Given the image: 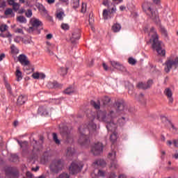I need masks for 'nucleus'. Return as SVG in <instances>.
Segmentation results:
<instances>
[{"mask_svg": "<svg viewBox=\"0 0 178 178\" xmlns=\"http://www.w3.org/2000/svg\"><path fill=\"white\" fill-rule=\"evenodd\" d=\"M165 95L168 98L169 102L170 104H173V92H172V89L170 88H167L164 90Z\"/></svg>", "mask_w": 178, "mask_h": 178, "instance_id": "nucleus-18", "label": "nucleus"}, {"mask_svg": "<svg viewBox=\"0 0 178 178\" xmlns=\"http://www.w3.org/2000/svg\"><path fill=\"white\" fill-rule=\"evenodd\" d=\"M161 31L164 37H168V31L164 27H161Z\"/></svg>", "mask_w": 178, "mask_h": 178, "instance_id": "nucleus-53", "label": "nucleus"}, {"mask_svg": "<svg viewBox=\"0 0 178 178\" xmlns=\"http://www.w3.org/2000/svg\"><path fill=\"white\" fill-rule=\"evenodd\" d=\"M6 30H8V25L1 24L0 26V31H1V33H3V31H6Z\"/></svg>", "mask_w": 178, "mask_h": 178, "instance_id": "nucleus-51", "label": "nucleus"}, {"mask_svg": "<svg viewBox=\"0 0 178 178\" xmlns=\"http://www.w3.org/2000/svg\"><path fill=\"white\" fill-rule=\"evenodd\" d=\"M17 22H19V23H27V19L24 16H19L17 17Z\"/></svg>", "mask_w": 178, "mask_h": 178, "instance_id": "nucleus-37", "label": "nucleus"}, {"mask_svg": "<svg viewBox=\"0 0 178 178\" xmlns=\"http://www.w3.org/2000/svg\"><path fill=\"white\" fill-rule=\"evenodd\" d=\"M117 70H120V72H123L124 73H127V69L122 64L120 65L118 68H117Z\"/></svg>", "mask_w": 178, "mask_h": 178, "instance_id": "nucleus-42", "label": "nucleus"}, {"mask_svg": "<svg viewBox=\"0 0 178 178\" xmlns=\"http://www.w3.org/2000/svg\"><path fill=\"white\" fill-rule=\"evenodd\" d=\"M61 29L63 30H69V29H70L69 24H61Z\"/></svg>", "mask_w": 178, "mask_h": 178, "instance_id": "nucleus-56", "label": "nucleus"}, {"mask_svg": "<svg viewBox=\"0 0 178 178\" xmlns=\"http://www.w3.org/2000/svg\"><path fill=\"white\" fill-rule=\"evenodd\" d=\"M69 65H70V63L67 62L65 67H61L60 68L59 73L60 76H66V74H67V70H69Z\"/></svg>", "mask_w": 178, "mask_h": 178, "instance_id": "nucleus-20", "label": "nucleus"}, {"mask_svg": "<svg viewBox=\"0 0 178 178\" xmlns=\"http://www.w3.org/2000/svg\"><path fill=\"white\" fill-rule=\"evenodd\" d=\"M90 104L92 105V106H93V108H95V109H99L101 108V104L99 103V102L97 103L95 102V101L92 100L90 102Z\"/></svg>", "mask_w": 178, "mask_h": 178, "instance_id": "nucleus-33", "label": "nucleus"}, {"mask_svg": "<svg viewBox=\"0 0 178 178\" xmlns=\"http://www.w3.org/2000/svg\"><path fill=\"white\" fill-rule=\"evenodd\" d=\"M111 101H112V99L108 96H104L102 98V102L104 106H108L111 104Z\"/></svg>", "mask_w": 178, "mask_h": 178, "instance_id": "nucleus-24", "label": "nucleus"}, {"mask_svg": "<svg viewBox=\"0 0 178 178\" xmlns=\"http://www.w3.org/2000/svg\"><path fill=\"white\" fill-rule=\"evenodd\" d=\"M17 142L21 148H23V147H27V145L29 144V143H27V141H26V140L24 142H22L19 140H17Z\"/></svg>", "mask_w": 178, "mask_h": 178, "instance_id": "nucleus-43", "label": "nucleus"}, {"mask_svg": "<svg viewBox=\"0 0 178 178\" xmlns=\"http://www.w3.org/2000/svg\"><path fill=\"white\" fill-rule=\"evenodd\" d=\"M94 163L97 166L102 167H104L106 165V163L103 159L97 160Z\"/></svg>", "mask_w": 178, "mask_h": 178, "instance_id": "nucleus-31", "label": "nucleus"}, {"mask_svg": "<svg viewBox=\"0 0 178 178\" xmlns=\"http://www.w3.org/2000/svg\"><path fill=\"white\" fill-rule=\"evenodd\" d=\"M72 92H74V90L72 87L67 88L64 90V93L67 94L68 95L72 94Z\"/></svg>", "mask_w": 178, "mask_h": 178, "instance_id": "nucleus-45", "label": "nucleus"}, {"mask_svg": "<svg viewBox=\"0 0 178 178\" xmlns=\"http://www.w3.org/2000/svg\"><path fill=\"white\" fill-rule=\"evenodd\" d=\"M118 123L120 124V126H123L124 124V123H126V118L124 117H122L120 118H119L117 120Z\"/></svg>", "mask_w": 178, "mask_h": 178, "instance_id": "nucleus-44", "label": "nucleus"}, {"mask_svg": "<svg viewBox=\"0 0 178 178\" xmlns=\"http://www.w3.org/2000/svg\"><path fill=\"white\" fill-rule=\"evenodd\" d=\"M7 2L10 6H13L16 2H15V0H7Z\"/></svg>", "mask_w": 178, "mask_h": 178, "instance_id": "nucleus-60", "label": "nucleus"}, {"mask_svg": "<svg viewBox=\"0 0 178 178\" xmlns=\"http://www.w3.org/2000/svg\"><path fill=\"white\" fill-rule=\"evenodd\" d=\"M108 156L111 159V168L119 169V164L118 163V161H116V152L113 150L108 154Z\"/></svg>", "mask_w": 178, "mask_h": 178, "instance_id": "nucleus-13", "label": "nucleus"}, {"mask_svg": "<svg viewBox=\"0 0 178 178\" xmlns=\"http://www.w3.org/2000/svg\"><path fill=\"white\" fill-rule=\"evenodd\" d=\"M116 177V174L115 172H111L109 175V178H115Z\"/></svg>", "mask_w": 178, "mask_h": 178, "instance_id": "nucleus-64", "label": "nucleus"}, {"mask_svg": "<svg viewBox=\"0 0 178 178\" xmlns=\"http://www.w3.org/2000/svg\"><path fill=\"white\" fill-rule=\"evenodd\" d=\"M79 131L81 136L79 137L78 143L83 147H87L90 145V137H88V136L86 135V134L83 132V131L81 130V127L79 128Z\"/></svg>", "mask_w": 178, "mask_h": 178, "instance_id": "nucleus-10", "label": "nucleus"}, {"mask_svg": "<svg viewBox=\"0 0 178 178\" xmlns=\"http://www.w3.org/2000/svg\"><path fill=\"white\" fill-rule=\"evenodd\" d=\"M163 42L159 40V37L158 35H154L152 38V47L154 51H156L160 56L165 58L166 56V51L163 49Z\"/></svg>", "mask_w": 178, "mask_h": 178, "instance_id": "nucleus-1", "label": "nucleus"}, {"mask_svg": "<svg viewBox=\"0 0 178 178\" xmlns=\"http://www.w3.org/2000/svg\"><path fill=\"white\" fill-rule=\"evenodd\" d=\"M18 60L22 66H29V65H30V60L27 58L26 55L20 54L18 56Z\"/></svg>", "mask_w": 178, "mask_h": 178, "instance_id": "nucleus-15", "label": "nucleus"}, {"mask_svg": "<svg viewBox=\"0 0 178 178\" xmlns=\"http://www.w3.org/2000/svg\"><path fill=\"white\" fill-rule=\"evenodd\" d=\"M53 140L58 145L60 144V140L58 139V134L56 133H53Z\"/></svg>", "mask_w": 178, "mask_h": 178, "instance_id": "nucleus-40", "label": "nucleus"}, {"mask_svg": "<svg viewBox=\"0 0 178 178\" xmlns=\"http://www.w3.org/2000/svg\"><path fill=\"white\" fill-rule=\"evenodd\" d=\"M116 118H110L108 119V122H106L107 124L106 127L108 131L115 132L116 129H118V125L116 124V122H115Z\"/></svg>", "mask_w": 178, "mask_h": 178, "instance_id": "nucleus-12", "label": "nucleus"}, {"mask_svg": "<svg viewBox=\"0 0 178 178\" xmlns=\"http://www.w3.org/2000/svg\"><path fill=\"white\" fill-rule=\"evenodd\" d=\"M22 71H20V68L19 67H17L15 76L17 77V81H20L22 79H23Z\"/></svg>", "mask_w": 178, "mask_h": 178, "instance_id": "nucleus-27", "label": "nucleus"}, {"mask_svg": "<svg viewBox=\"0 0 178 178\" xmlns=\"http://www.w3.org/2000/svg\"><path fill=\"white\" fill-rule=\"evenodd\" d=\"M79 40H80V32L78 31L72 33V36L70 38V41L72 44H76Z\"/></svg>", "mask_w": 178, "mask_h": 178, "instance_id": "nucleus-19", "label": "nucleus"}, {"mask_svg": "<svg viewBox=\"0 0 178 178\" xmlns=\"http://www.w3.org/2000/svg\"><path fill=\"white\" fill-rule=\"evenodd\" d=\"M95 119V117H92L90 119V121L87 124V129L89 131V133H92L93 131H95L97 130V124L94 123V120Z\"/></svg>", "mask_w": 178, "mask_h": 178, "instance_id": "nucleus-16", "label": "nucleus"}, {"mask_svg": "<svg viewBox=\"0 0 178 178\" xmlns=\"http://www.w3.org/2000/svg\"><path fill=\"white\" fill-rule=\"evenodd\" d=\"M32 77H33V79H40V73H38V72L33 73L32 74Z\"/></svg>", "mask_w": 178, "mask_h": 178, "instance_id": "nucleus-59", "label": "nucleus"}, {"mask_svg": "<svg viewBox=\"0 0 178 178\" xmlns=\"http://www.w3.org/2000/svg\"><path fill=\"white\" fill-rule=\"evenodd\" d=\"M63 16H65V13L63 11H60L56 13V17L58 20H63Z\"/></svg>", "mask_w": 178, "mask_h": 178, "instance_id": "nucleus-41", "label": "nucleus"}, {"mask_svg": "<svg viewBox=\"0 0 178 178\" xmlns=\"http://www.w3.org/2000/svg\"><path fill=\"white\" fill-rule=\"evenodd\" d=\"M38 112L39 115H41L42 116H48V115H49L48 109L45 106L39 107Z\"/></svg>", "mask_w": 178, "mask_h": 178, "instance_id": "nucleus-23", "label": "nucleus"}, {"mask_svg": "<svg viewBox=\"0 0 178 178\" xmlns=\"http://www.w3.org/2000/svg\"><path fill=\"white\" fill-rule=\"evenodd\" d=\"M104 151V146H102V143H95L91 147V153L95 155V156H97L98 155H101Z\"/></svg>", "mask_w": 178, "mask_h": 178, "instance_id": "nucleus-11", "label": "nucleus"}, {"mask_svg": "<svg viewBox=\"0 0 178 178\" xmlns=\"http://www.w3.org/2000/svg\"><path fill=\"white\" fill-rule=\"evenodd\" d=\"M137 88H140L142 90H147L148 89L147 86V83H144L143 82H139L137 85H136Z\"/></svg>", "mask_w": 178, "mask_h": 178, "instance_id": "nucleus-34", "label": "nucleus"}, {"mask_svg": "<svg viewBox=\"0 0 178 178\" xmlns=\"http://www.w3.org/2000/svg\"><path fill=\"white\" fill-rule=\"evenodd\" d=\"M56 178H70V174L64 172L60 174Z\"/></svg>", "mask_w": 178, "mask_h": 178, "instance_id": "nucleus-39", "label": "nucleus"}, {"mask_svg": "<svg viewBox=\"0 0 178 178\" xmlns=\"http://www.w3.org/2000/svg\"><path fill=\"white\" fill-rule=\"evenodd\" d=\"M49 159V152L46 151L43 153V154L40 159V162L43 165H45V163L47 162H48Z\"/></svg>", "mask_w": 178, "mask_h": 178, "instance_id": "nucleus-21", "label": "nucleus"}, {"mask_svg": "<svg viewBox=\"0 0 178 178\" xmlns=\"http://www.w3.org/2000/svg\"><path fill=\"white\" fill-rule=\"evenodd\" d=\"M27 99H28L27 95H20L17 99V106H22V105H24Z\"/></svg>", "mask_w": 178, "mask_h": 178, "instance_id": "nucleus-17", "label": "nucleus"}, {"mask_svg": "<svg viewBox=\"0 0 178 178\" xmlns=\"http://www.w3.org/2000/svg\"><path fill=\"white\" fill-rule=\"evenodd\" d=\"M173 144H174L175 147L178 148V140L177 139H175L173 140Z\"/></svg>", "mask_w": 178, "mask_h": 178, "instance_id": "nucleus-63", "label": "nucleus"}, {"mask_svg": "<svg viewBox=\"0 0 178 178\" xmlns=\"http://www.w3.org/2000/svg\"><path fill=\"white\" fill-rule=\"evenodd\" d=\"M113 13H116V6H114L112 8H111V11L110 9L106 10L104 9L103 10V18L104 20H108V19H112V16H111V15H113Z\"/></svg>", "mask_w": 178, "mask_h": 178, "instance_id": "nucleus-14", "label": "nucleus"}, {"mask_svg": "<svg viewBox=\"0 0 178 178\" xmlns=\"http://www.w3.org/2000/svg\"><path fill=\"white\" fill-rule=\"evenodd\" d=\"M149 35H152V38H153V35H158V34L156 33V31L155 30V28H154V26L150 29Z\"/></svg>", "mask_w": 178, "mask_h": 178, "instance_id": "nucleus-47", "label": "nucleus"}, {"mask_svg": "<svg viewBox=\"0 0 178 178\" xmlns=\"http://www.w3.org/2000/svg\"><path fill=\"white\" fill-rule=\"evenodd\" d=\"M4 15L6 16H9L11 15L13 17H15V13H13V10L12 8H6L4 12Z\"/></svg>", "mask_w": 178, "mask_h": 178, "instance_id": "nucleus-30", "label": "nucleus"}, {"mask_svg": "<svg viewBox=\"0 0 178 178\" xmlns=\"http://www.w3.org/2000/svg\"><path fill=\"white\" fill-rule=\"evenodd\" d=\"M13 10H15V12H17L18 10L20 9V4H19L18 3H15L13 6Z\"/></svg>", "mask_w": 178, "mask_h": 178, "instance_id": "nucleus-50", "label": "nucleus"}, {"mask_svg": "<svg viewBox=\"0 0 178 178\" xmlns=\"http://www.w3.org/2000/svg\"><path fill=\"white\" fill-rule=\"evenodd\" d=\"M45 7L42 4L38 3V9H39L40 12H41Z\"/></svg>", "mask_w": 178, "mask_h": 178, "instance_id": "nucleus-61", "label": "nucleus"}, {"mask_svg": "<svg viewBox=\"0 0 178 178\" xmlns=\"http://www.w3.org/2000/svg\"><path fill=\"white\" fill-rule=\"evenodd\" d=\"M32 144H33V152L34 151H36V152L40 151V146H41V145H42L41 143H40L35 139H33Z\"/></svg>", "mask_w": 178, "mask_h": 178, "instance_id": "nucleus-26", "label": "nucleus"}, {"mask_svg": "<svg viewBox=\"0 0 178 178\" xmlns=\"http://www.w3.org/2000/svg\"><path fill=\"white\" fill-rule=\"evenodd\" d=\"M0 37H2L3 38H9L10 37H12V34L8 32L7 34H3V33H0Z\"/></svg>", "mask_w": 178, "mask_h": 178, "instance_id": "nucleus-54", "label": "nucleus"}, {"mask_svg": "<svg viewBox=\"0 0 178 178\" xmlns=\"http://www.w3.org/2000/svg\"><path fill=\"white\" fill-rule=\"evenodd\" d=\"M47 87L49 88H60L62 87V85L58 83V82H49L47 84Z\"/></svg>", "mask_w": 178, "mask_h": 178, "instance_id": "nucleus-25", "label": "nucleus"}, {"mask_svg": "<svg viewBox=\"0 0 178 178\" xmlns=\"http://www.w3.org/2000/svg\"><path fill=\"white\" fill-rule=\"evenodd\" d=\"M86 10H87V3H82L81 10V13H86Z\"/></svg>", "mask_w": 178, "mask_h": 178, "instance_id": "nucleus-49", "label": "nucleus"}, {"mask_svg": "<svg viewBox=\"0 0 178 178\" xmlns=\"http://www.w3.org/2000/svg\"><path fill=\"white\" fill-rule=\"evenodd\" d=\"M110 63L114 69H118L119 66H120L121 63L120 62L115 61V60H111Z\"/></svg>", "mask_w": 178, "mask_h": 178, "instance_id": "nucleus-32", "label": "nucleus"}, {"mask_svg": "<svg viewBox=\"0 0 178 178\" xmlns=\"http://www.w3.org/2000/svg\"><path fill=\"white\" fill-rule=\"evenodd\" d=\"M128 63H129V65H134L137 63V60L134 59L133 57H130L128 59Z\"/></svg>", "mask_w": 178, "mask_h": 178, "instance_id": "nucleus-46", "label": "nucleus"}, {"mask_svg": "<svg viewBox=\"0 0 178 178\" xmlns=\"http://www.w3.org/2000/svg\"><path fill=\"white\" fill-rule=\"evenodd\" d=\"M26 177L29 178H33V174L30 171L26 172Z\"/></svg>", "mask_w": 178, "mask_h": 178, "instance_id": "nucleus-62", "label": "nucleus"}, {"mask_svg": "<svg viewBox=\"0 0 178 178\" xmlns=\"http://www.w3.org/2000/svg\"><path fill=\"white\" fill-rule=\"evenodd\" d=\"M60 133L62 137L65 139L66 143H72V141H73V138L69 127L66 126L60 127Z\"/></svg>", "mask_w": 178, "mask_h": 178, "instance_id": "nucleus-7", "label": "nucleus"}, {"mask_svg": "<svg viewBox=\"0 0 178 178\" xmlns=\"http://www.w3.org/2000/svg\"><path fill=\"white\" fill-rule=\"evenodd\" d=\"M97 119L99 122H109L110 118H117L116 113L113 111H111L106 115V111H99L97 113Z\"/></svg>", "mask_w": 178, "mask_h": 178, "instance_id": "nucleus-4", "label": "nucleus"}, {"mask_svg": "<svg viewBox=\"0 0 178 178\" xmlns=\"http://www.w3.org/2000/svg\"><path fill=\"white\" fill-rule=\"evenodd\" d=\"M32 26H33V27H30V29L32 30V31H34V30H35V29H37V27H40V26H42V22L41 21H40V19H35L33 20V22L32 23Z\"/></svg>", "mask_w": 178, "mask_h": 178, "instance_id": "nucleus-22", "label": "nucleus"}, {"mask_svg": "<svg viewBox=\"0 0 178 178\" xmlns=\"http://www.w3.org/2000/svg\"><path fill=\"white\" fill-rule=\"evenodd\" d=\"M154 84V81L152 79H149L147 81V83H146V86L147 88H151V86Z\"/></svg>", "mask_w": 178, "mask_h": 178, "instance_id": "nucleus-55", "label": "nucleus"}, {"mask_svg": "<svg viewBox=\"0 0 178 178\" xmlns=\"http://www.w3.org/2000/svg\"><path fill=\"white\" fill-rule=\"evenodd\" d=\"M65 168V162L62 159L54 160L50 164L49 168L52 173L58 174Z\"/></svg>", "mask_w": 178, "mask_h": 178, "instance_id": "nucleus-3", "label": "nucleus"}, {"mask_svg": "<svg viewBox=\"0 0 178 178\" xmlns=\"http://www.w3.org/2000/svg\"><path fill=\"white\" fill-rule=\"evenodd\" d=\"M74 154V152H73V149L72 147H67V155L68 156H72Z\"/></svg>", "mask_w": 178, "mask_h": 178, "instance_id": "nucleus-48", "label": "nucleus"}, {"mask_svg": "<svg viewBox=\"0 0 178 178\" xmlns=\"http://www.w3.org/2000/svg\"><path fill=\"white\" fill-rule=\"evenodd\" d=\"M116 113H122L127 109V105L123 99H117L113 104Z\"/></svg>", "mask_w": 178, "mask_h": 178, "instance_id": "nucleus-5", "label": "nucleus"}, {"mask_svg": "<svg viewBox=\"0 0 178 178\" xmlns=\"http://www.w3.org/2000/svg\"><path fill=\"white\" fill-rule=\"evenodd\" d=\"M152 5L151 3L147 1L143 3L142 5L143 10L146 13L147 16L153 20L154 23H158V22H159V16L158 15V13L151 8Z\"/></svg>", "mask_w": 178, "mask_h": 178, "instance_id": "nucleus-2", "label": "nucleus"}, {"mask_svg": "<svg viewBox=\"0 0 178 178\" xmlns=\"http://www.w3.org/2000/svg\"><path fill=\"white\" fill-rule=\"evenodd\" d=\"M51 49L52 48H51L50 47H47V52L49 55V56H54V55H55V53H54Z\"/></svg>", "mask_w": 178, "mask_h": 178, "instance_id": "nucleus-52", "label": "nucleus"}, {"mask_svg": "<svg viewBox=\"0 0 178 178\" xmlns=\"http://www.w3.org/2000/svg\"><path fill=\"white\" fill-rule=\"evenodd\" d=\"M165 67L164 68V70L165 73H169L170 72V70L173 66L175 67V69L178 68V56L175 57V59L172 60L170 58L168 59L165 63H164Z\"/></svg>", "mask_w": 178, "mask_h": 178, "instance_id": "nucleus-8", "label": "nucleus"}, {"mask_svg": "<svg viewBox=\"0 0 178 178\" xmlns=\"http://www.w3.org/2000/svg\"><path fill=\"white\" fill-rule=\"evenodd\" d=\"M73 9H77L80 6V0H72Z\"/></svg>", "mask_w": 178, "mask_h": 178, "instance_id": "nucleus-35", "label": "nucleus"}, {"mask_svg": "<svg viewBox=\"0 0 178 178\" xmlns=\"http://www.w3.org/2000/svg\"><path fill=\"white\" fill-rule=\"evenodd\" d=\"M6 176L8 178H19L20 172L16 167H8L6 169Z\"/></svg>", "mask_w": 178, "mask_h": 178, "instance_id": "nucleus-9", "label": "nucleus"}, {"mask_svg": "<svg viewBox=\"0 0 178 178\" xmlns=\"http://www.w3.org/2000/svg\"><path fill=\"white\" fill-rule=\"evenodd\" d=\"M5 86L9 94H10L12 97H15V95H13V92H12V87L10 86V84H9L8 83H6Z\"/></svg>", "mask_w": 178, "mask_h": 178, "instance_id": "nucleus-38", "label": "nucleus"}, {"mask_svg": "<svg viewBox=\"0 0 178 178\" xmlns=\"http://www.w3.org/2000/svg\"><path fill=\"white\" fill-rule=\"evenodd\" d=\"M84 167V164L80 161H72L69 167V172L70 175H77L80 173Z\"/></svg>", "mask_w": 178, "mask_h": 178, "instance_id": "nucleus-6", "label": "nucleus"}, {"mask_svg": "<svg viewBox=\"0 0 178 178\" xmlns=\"http://www.w3.org/2000/svg\"><path fill=\"white\" fill-rule=\"evenodd\" d=\"M110 140L113 144L114 143H116V140H118V133L113 132V134L110 136Z\"/></svg>", "mask_w": 178, "mask_h": 178, "instance_id": "nucleus-29", "label": "nucleus"}, {"mask_svg": "<svg viewBox=\"0 0 178 178\" xmlns=\"http://www.w3.org/2000/svg\"><path fill=\"white\" fill-rule=\"evenodd\" d=\"M98 176H100V177H105V171H102L101 170H98L97 172Z\"/></svg>", "mask_w": 178, "mask_h": 178, "instance_id": "nucleus-58", "label": "nucleus"}, {"mask_svg": "<svg viewBox=\"0 0 178 178\" xmlns=\"http://www.w3.org/2000/svg\"><path fill=\"white\" fill-rule=\"evenodd\" d=\"M10 162H19V156L16 154H12L10 158Z\"/></svg>", "mask_w": 178, "mask_h": 178, "instance_id": "nucleus-36", "label": "nucleus"}, {"mask_svg": "<svg viewBox=\"0 0 178 178\" xmlns=\"http://www.w3.org/2000/svg\"><path fill=\"white\" fill-rule=\"evenodd\" d=\"M122 29V26L120 24H114L112 26L111 30L113 31V33H119L120 30Z\"/></svg>", "mask_w": 178, "mask_h": 178, "instance_id": "nucleus-28", "label": "nucleus"}, {"mask_svg": "<svg viewBox=\"0 0 178 178\" xmlns=\"http://www.w3.org/2000/svg\"><path fill=\"white\" fill-rule=\"evenodd\" d=\"M25 16H26V17H31V16H33V11H31V10H28V11L25 13Z\"/></svg>", "mask_w": 178, "mask_h": 178, "instance_id": "nucleus-57", "label": "nucleus"}]
</instances>
